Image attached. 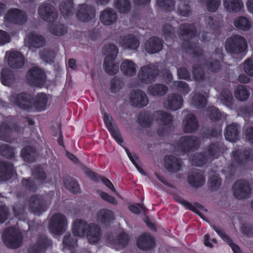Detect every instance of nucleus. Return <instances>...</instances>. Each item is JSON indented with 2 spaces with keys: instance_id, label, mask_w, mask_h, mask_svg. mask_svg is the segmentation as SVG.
<instances>
[{
  "instance_id": "f8f14e48",
  "label": "nucleus",
  "mask_w": 253,
  "mask_h": 253,
  "mask_svg": "<svg viewBox=\"0 0 253 253\" xmlns=\"http://www.w3.org/2000/svg\"><path fill=\"white\" fill-rule=\"evenodd\" d=\"M32 96L30 94L20 93L13 94L10 97V101L19 107L24 109H29L31 107Z\"/></svg>"
},
{
  "instance_id": "4468645a",
  "label": "nucleus",
  "mask_w": 253,
  "mask_h": 253,
  "mask_svg": "<svg viewBox=\"0 0 253 253\" xmlns=\"http://www.w3.org/2000/svg\"><path fill=\"white\" fill-rule=\"evenodd\" d=\"M183 99L182 97L177 94H169L167 99L164 102V107L168 109L177 110L179 109L182 105Z\"/></svg>"
},
{
  "instance_id": "49530a36",
  "label": "nucleus",
  "mask_w": 253,
  "mask_h": 253,
  "mask_svg": "<svg viewBox=\"0 0 253 253\" xmlns=\"http://www.w3.org/2000/svg\"><path fill=\"white\" fill-rule=\"evenodd\" d=\"M221 179L216 173L211 174L208 180V184L212 191L217 190L220 186Z\"/></svg>"
},
{
  "instance_id": "a18cd8bd",
  "label": "nucleus",
  "mask_w": 253,
  "mask_h": 253,
  "mask_svg": "<svg viewBox=\"0 0 253 253\" xmlns=\"http://www.w3.org/2000/svg\"><path fill=\"white\" fill-rule=\"evenodd\" d=\"M118 53V49L115 44H109L104 47V54L105 58L115 59Z\"/></svg>"
},
{
  "instance_id": "774afa93",
  "label": "nucleus",
  "mask_w": 253,
  "mask_h": 253,
  "mask_svg": "<svg viewBox=\"0 0 253 253\" xmlns=\"http://www.w3.org/2000/svg\"><path fill=\"white\" fill-rule=\"evenodd\" d=\"M10 36L6 32L0 30V44H4L10 41Z\"/></svg>"
},
{
  "instance_id": "052dcab7",
  "label": "nucleus",
  "mask_w": 253,
  "mask_h": 253,
  "mask_svg": "<svg viewBox=\"0 0 253 253\" xmlns=\"http://www.w3.org/2000/svg\"><path fill=\"white\" fill-rule=\"evenodd\" d=\"M220 4V0H208L207 5L209 11L214 12L216 11Z\"/></svg>"
},
{
  "instance_id": "c9c22d12",
  "label": "nucleus",
  "mask_w": 253,
  "mask_h": 253,
  "mask_svg": "<svg viewBox=\"0 0 253 253\" xmlns=\"http://www.w3.org/2000/svg\"><path fill=\"white\" fill-rule=\"evenodd\" d=\"M47 97L44 93H40L35 97L34 106L38 111L44 110L47 104Z\"/></svg>"
},
{
  "instance_id": "b1692460",
  "label": "nucleus",
  "mask_w": 253,
  "mask_h": 253,
  "mask_svg": "<svg viewBox=\"0 0 253 253\" xmlns=\"http://www.w3.org/2000/svg\"><path fill=\"white\" fill-rule=\"evenodd\" d=\"M51 245V242L45 237L39 238L37 243L32 246L29 253H44L45 249Z\"/></svg>"
},
{
  "instance_id": "680f3d73",
  "label": "nucleus",
  "mask_w": 253,
  "mask_h": 253,
  "mask_svg": "<svg viewBox=\"0 0 253 253\" xmlns=\"http://www.w3.org/2000/svg\"><path fill=\"white\" fill-rule=\"evenodd\" d=\"M63 243L67 247H74L77 244V239H74L70 235H66L64 236Z\"/></svg>"
},
{
  "instance_id": "e433bc0d",
  "label": "nucleus",
  "mask_w": 253,
  "mask_h": 253,
  "mask_svg": "<svg viewBox=\"0 0 253 253\" xmlns=\"http://www.w3.org/2000/svg\"><path fill=\"white\" fill-rule=\"evenodd\" d=\"M104 69L106 72L109 75H114L119 71V65L115 59L105 58Z\"/></svg>"
},
{
  "instance_id": "09e8293b",
  "label": "nucleus",
  "mask_w": 253,
  "mask_h": 253,
  "mask_svg": "<svg viewBox=\"0 0 253 253\" xmlns=\"http://www.w3.org/2000/svg\"><path fill=\"white\" fill-rule=\"evenodd\" d=\"M219 99L222 104L228 107H231L233 104V96L228 90L223 91L220 96Z\"/></svg>"
},
{
  "instance_id": "37998d69",
  "label": "nucleus",
  "mask_w": 253,
  "mask_h": 253,
  "mask_svg": "<svg viewBox=\"0 0 253 253\" xmlns=\"http://www.w3.org/2000/svg\"><path fill=\"white\" fill-rule=\"evenodd\" d=\"M64 185L66 188L72 193H77L80 191L78 183L71 177H68L65 179Z\"/></svg>"
},
{
  "instance_id": "1a4fd4ad",
  "label": "nucleus",
  "mask_w": 253,
  "mask_h": 253,
  "mask_svg": "<svg viewBox=\"0 0 253 253\" xmlns=\"http://www.w3.org/2000/svg\"><path fill=\"white\" fill-rule=\"evenodd\" d=\"M251 188L249 183L240 180L234 183L232 187V193L238 199H241L248 196L251 193Z\"/></svg>"
},
{
  "instance_id": "f03ea898",
  "label": "nucleus",
  "mask_w": 253,
  "mask_h": 253,
  "mask_svg": "<svg viewBox=\"0 0 253 253\" xmlns=\"http://www.w3.org/2000/svg\"><path fill=\"white\" fill-rule=\"evenodd\" d=\"M172 116L168 113L163 111H157L151 115H143L139 119L140 125L143 127H148L151 126L152 121H155L161 126H167L172 121Z\"/></svg>"
},
{
  "instance_id": "13d9d810",
  "label": "nucleus",
  "mask_w": 253,
  "mask_h": 253,
  "mask_svg": "<svg viewBox=\"0 0 253 253\" xmlns=\"http://www.w3.org/2000/svg\"><path fill=\"white\" fill-rule=\"evenodd\" d=\"M98 193L101 198L104 200L111 204L114 205H117L118 203L117 200L113 197L110 196L108 193L100 190L98 191Z\"/></svg>"
},
{
  "instance_id": "a878e982",
  "label": "nucleus",
  "mask_w": 253,
  "mask_h": 253,
  "mask_svg": "<svg viewBox=\"0 0 253 253\" xmlns=\"http://www.w3.org/2000/svg\"><path fill=\"white\" fill-rule=\"evenodd\" d=\"M179 202L188 209L192 210L194 212L198 214L202 218L205 219L207 214L208 211L201 205L195 203L192 205L186 201L179 200Z\"/></svg>"
},
{
  "instance_id": "a19ab883",
  "label": "nucleus",
  "mask_w": 253,
  "mask_h": 253,
  "mask_svg": "<svg viewBox=\"0 0 253 253\" xmlns=\"http://www.w3.org/2000/svg\"><path fill=\"white\" fill-rule=\"evenodd\" d=\"M234 95L238 100L245 101L249 98L250 93L245 86L239 85L236 87Z\"/></svg>"
},
{
  "instance_id": "c756f323",
  "label": "nucleus",
  "mask_w": 253,
  "mask_h": 253,
  "mask_svg": "<svg viewBox=\"0 0 253 253\" xmlns=\"http://www.w3.org/2000/svg\"><path fill=\"white\" fill-rule=\"evenodd\" d=\"M235 27L239 30L244 31L249 30L253 26L252 21L244 16H238L234 22Z\"/></svg>"
},
{
  "instance_id": "9d476101",
  "label": "nucleus",
  "mask_w": 253,
  "mask_h": 253,
  "mask_svg": "<svg viewBox=\"0 0 253 253\" xmlns=\"http://www.w3.org/2000/svg\"><path fill=\"white\" fill-rule=\"evenodd\" d=\"M47 205L45 198L36 195L31 196L29 200V208L32 212L37 214L43 211Z\"/></svg>"
},
{
  "instance_id": "423d86ee",
  "label": "nucleus",
  "mask_w": 253,
  "mask_h": 253,
  "mask_svg": "<svg viewBox=\"0 0 253 253\" xmlns=\"http://www.w3.org/2000/svg\"><path fill=\"white\" fill-rule=\"evenodd\" d=\"M247 47L246 40L240 35H233L227 40L225 47L230 52L239 54L244 52Z\"/></svg>"
},
{
  "instance_id": "7ed1b4c3",
  "label": "nucleus",
  "mask_w": 253,
  "mask_h": 253,
  "mask_svg": "<svg viewBox=\"0 0 253 253\" xmlns=\"http://www.w3.org/2000/svg\"><path fill=\"white\" fill-rule=\"evenodd\" d=\"M219 147L215 145H210L204 154L196 153L191 158L193 165L201 166L207 163L209 160L217 158L220 154Z\"/></svg>"
},
{
  "instance_id": "473e14b6",
  "label": "nucleus",
  "mask_w": 253,
  "mask_h": 253,
  "mask_svg": "<svg viewBox=\"0 0 253 253\" xmlns=\"http://www.w3.org/2000/svg\"><path fill=\"white\" fill-rule=\"evenodd\" d=\"M114 218L113 212L111 211L106 209L100 210L96 215L97 221L103 224H106Z\"/></svg>"
},
{
  "instance_id": "603ef678",
  "label": "nucleus",
  "mask_w": 253,
  "mask_h": 253,
  "mask_svg": "<svg viewBox=\"0 0 253 253\" xmlns=\"http://www.w3.org/2000/svg\"><path fill=\"white\" fill-rule=\"evenodd\" d=\"M50 31L53 34L58 36H62L66 32L64 26L60 24L52 25Z\"/></svg>"
},
{
  "instance_id": "bf43d9fd",
  "label": "nucleus",
  "mask_w": 253,
  "mask_h": 253,
  "mask_svg": "<svg viewBox=\"0 0 253 253\" xmlns=\"http://www.w3.org/2000/svg\"><path fill=\"white\" fill-rule=\"evenodd\" d=\"M178 12L183 16H187L190 13V8L188 5L183 2H181L178 5Z\"/></svg>"
},
{
  "instance_id": "4c0bfd02",
  "label": "nucleus",
  "mask_w": 253,
  "mask_h": 253,
  "mask_svg": "<svg viewBox=\"0 0 253 253\" xmlns=\"http://www.w3.org/2000/svg\"><path fill=\"white\" fill-rule=\"evenodd\" d=\"M0 181L8 179L13 174L14 170L11 165L0 164Z\"/></svg>"
},
{
  "instance_id": "2eb2a0df",
  "label": "nucleus",
  "mask_w": 253,
  "mask_h": 253,
  "mask_svg": "<svg viewBox=\"0 0 253 253\" xmlns=\"http://www.w3.org/2000/svg\"><path fill=\"white\" fill-rule=\"evenodd\" d=\"M27 80L32 84L40 85L44 82V74L41 69L33 68L28 73Z\"/></svg>"
},
{
  "instance_id": "6e6552de",
  "label": "nucleus",
  "mask_w": 253,
  "mask_h": 253,
  "mask_svg": "<svg viewBox=\"0 0 253 253\" xmlns=\"http://www.w3.org/2000/svg\"><path fill=\"white\" fill-rule=\"evenodd\" d=\"M199 145V139L192 135L182 136L178 142V147L181 151L185 152H188L197 149Z\"/></svg>"
},
{
  "instance_id": "6ab92c4d",
  "label": "nucleus",
  "mask_w": 253,
  "mask_h": 253,
  "mask_svg": "<svg viewBox=\"0 0 253 253\" xmlns=\"http://www.w3.org/2000/svg\"><path fill=\"white\" fill-rule=\"evenodd\" d=\"M8 55V63L13 68L18 69L21 68L24 63V57L19 52L13 51L6 52Z\"/></svg>"
},
{
  "instance_id": "cd10ccee",
  "label": "nucleus",
  "mask_w": 253,
  "mask_h": 253,
  "mask_svg": "<svg viewBox=\"0 0 253 253\" xmlns=\"http://www.w3.org/2000/svg\"><path fill=\"white\" fill-rule=\"evenodd\" d=\"M121 44L125 48L135 50L139 47V42L134 36L129 35L125 36L122 40Z\"/></svg>"
},
{
  "instance_id": "58836bf2",
  "label": "nucleus",
  "mask_w": 253,
  "mask_h": 253,
  "mask_svg": "<svg viewBox=\"0 0 253 253\" xmlns=\"http://www.w3.org/2000/svg\"><path fill=\"white\" fill-rule=\"evenodd\" d=\"M188 182L191 186L198 188L204 184L205 179L202 173L194 172L189 176Z\"/></svg>"
},
{
  "instance_id": "338daca9",
  "label": "nucleus",
  "mask_w": 253,
  "mask_h": 253,
  "mask_svg": "<svg viewBox=\"0 0 253 253\" xmlns=\"http://www.w3.org/2000/svg\"><path fill=\"white\" fill-rule=\"evenodd\" d=\"M99 180L102 181V182L110 190H111L114 193H115L117 195L118 194V193L114 186L112 183L107 178L103 177L102 176H99Z\"/></svg>"
},
{
  "instance_id": "412c9836",
  "label": "nucleus",
  "mask_w": 253,
  "mask_h": 253,
  "mask_svg": "<svg viewBox=\"0 0 253 253\" xmlns=\"http://www.w3.org/2000/svg\"><path fill=\"white\" fill-rule=\"evenodd\" d=\"M78 19L83 22H88L94 17V11L90 6L82 4L77 14Z\"/></svg>"
},
{
  "instance_id": "0eeeda50",
  "label": "nucleus",
  "mask_w": 253,
  "mask_h": 253,
  "mask_svg": "<svg viewBox=\"0 0 253 253\" xmlns=\"http://www.w3.org/2000/svg\"><path fill=\"white\" fill-rule=\"evenodd\" d=\"M159 74L157 66L153 64L142 66L138 74L139 80L144 83L149 84L154 82Z\"/></svg>"
},
{
  "instance_id": "ea45409f",
  "label": "nucleus",
  "mask_w": 253,
  "mask_h": 253,
  "mask_svg": "<svg viewBox=\"0 0 253 253\" xmlns=\"http://www.w3.org/2000/svg\"><path fill=\"white\" fill-rule=\"evenodd\" d=\"M28 39L31 45L34 47H41L45 45L44 39L38 34H31L29 36Z\"/></svg>"
},
{
  "instance_id": "69168bd1",
  "label": "nucleus",
  "mask_w": 253,
  "mask_h": 253,
  "mask_svg": "<svg viewBox=\"0 0 253 253\" xmlns=\"http://www.w3.org/2000/svg\"><path fill=\"white\" fill-rule=\"evenodd\" d=\"M9 212L5 206H0V222H4L8 218Z\"/></svg>"
},
{
  "instance_id": "0e129e2a",
  "label": "nucleus",
  "mask_w": 253,
  "mask_h": 253,
  "mask_svg": "<svg viewBox=\"0 0 253 253\" xmlns=\"http://www.w3.org/2000/svg\"><path fill=\"white\" fill-rule=\"evenodd\" d=\"M209 117L212 120H218L220 117V113L217 109L215 107H211L209 110Z\"/></svg>"
},
{
  "instance_id": "4d7b16f0",
  "label": "nucleus",
  "mask_w": 253,
  "mask_h": 253,
  "mask_svg": "<svg viewBox=\"0 0 253 253\" xmlns=\"http://www.w3.org/2000/svg\"><path fill=\"white\" fill-rule=\"evenodd\" d=\"M244 71L250 76L253 77V61L246 60L243 65Z\"/></svg>"
},
{
  "instance_id": "2f4dec72",
  "label": "nucleus",
  "mask_w": 253,
  "mask_h": 253,
  "mask_svg": "<svg viewBox=\"0 0 253 253\" xmlns=\"http://www.w3.org/2000/svg\"><path fill=\"white\" fill-rule=\"evenodd\" d=\"M223 5L225 8L229 12H238L244 6L241 0H224Z\"/></svg>"
},
{
  "instance_id": "6e6d98bb",
  "label": "nucleus",
  "mask_w": 253,
  "mask_h": 253,
  "mask_svg": "<svg viewBox=\"0 0 253 253\" xmlns=\"http://www.w3.org/2000/svg\"><path fill=\"white\" fill-rule=\"evenodd\" d=\"M174 31L169 25H166L163 29V37L166 41H169L173 36Z\"/></svg>"
},
{
  "instance_id": "f257e3e1",
  "label": "nucleus",
  "mask_w": 253,
  "mask_h": 253,
  "mask_svg": "<svg viewBox=\"0 0 253 253\" xmlns=\"http://www.w3.org/2000/svg\"><path fill=\"white\" fill-rule=\"evenodd\" d=\"M100 229V227L94 223L88 224L81 219L75 220L72 225V232L75 236L83 237L86 234L90 243H95L99 240Z\"/></svg>"
},
{
  "instance_id": "39448f33",
  "label": "nucleus",
  "mask_w": 253,
  "mask_h": 253,
  "mask_svg": "<svg viewBox=\"0 0 253 253\" xmlns=\"http://www.w3.org/2000/svg\"><path fill=\"white\" fill-rule=\"evenodd\" d=\"M4 245L9 248H18L21 242V235L18 229L11 227L5 229L2 237Z\"/></svg>"
},
{
  "instance_id": "3c124183",
  "label": "nucleus",
  "mask_w": 253,
  "mask_h": 253,
  "mask_svg": "<svg viewBox=\"0 0 253 253\" xmlns=\"http://www.w3.org/2000/svg\"><path fill=\"white\" fill-rule=\"evenodd\" d=\"M171 87L173 89H177L185 94H187L189 90L187 84L182 81L173 82L171 85Z\"/></svg>"
},
{
  "instance_id": "20e7f679",
  "label": "nucleus",
  "mask_w": 253,
  "mask_h": 253,
  "mask_svg": "<svg viewBox=\"0 0 253 253\" xmlns=\"http://www.w3.org/2000/svg\"><path fill=\"white\" fill-rule=\"evenodd\" d=\"M67 227V219L64 214L57 213L51 217L49 223V229L52 234H62L65 231Z\"/></svg>"
},
{
  "instance_id": "a211bd4d",
  "label": "nucleus",
  "mask_w": 253,
  "mask_h": 253,
  "mask_svg": "<svg viewBox=\"0 0 253 253\" xmlns=\"http://www.w3.org/2000/svg\"><path fill=\"white\" fill-rule=\"evenodd\" d=\"M5 18L9 22L16 24H22L27 19L25 13L17 9H11L8 11L6 14Z\"/></svg>"
},
{
  "instance_id": "dca6fc26",
  "label": "nucleus",
  "mask_w": 253,
  "mask_h": 253,
  "mask_svg": "<svg viewBox=\"0 0 253 253\" xmlns=\"http://www.w3.org/2000/svg\"><path fill=\"white\" fill-rule=\"evenodd\" d=\"M103 120L109 132L111 133L113 137L117 142H123V139L120 136L119 131L114 123L112 118L109 116V115L107 113H105L103 116Z\"/></svg>"
},
{
  "instance_id": "7c9ffc66",
  "label": "nucleus",
  "mask_w": 253,
  "mask_h": 253,
  "mask_svg": "<svg viewBox=\"0 0 253 253\" xmlns=\"http://www.w3.org/2000/svg\"><path fill=\"white\" fill-rule=\"evenodd\" d=\"M212 228L218 235L229 245L234 253H242L239 247L233 243L232 240L226 234L222 229L218 228L215 226H213Z\"/></svg>"
},
{
  "instance_id": "9b49d317",
  "label": "nucleus",
  "mask_w": 253,
  "mask_h": 253,
  "mask_svg": "<svg viewBox=\"0 0 253 253\" xmlns=\"http://www.w3.org/2000/svg\"><path fill=\"white\" fill-rule=\"evenodd\" d=\"M129 100L132 106L138 107H144L149 102L146 93L140 90L132 91L129 96Z\"/></svg>"
},
{
  "instance_id": "aec40b11",
  "label": "nucleus",
  "mask_w": 253,
  "mask_h": 253,
  "mask_svg": "<svg viewBox=\"0 0 253 253\" xmlns=\"http://www.w3.org/2000/svg\"><path fill=\"white\" fill-rule=\"evenodd\" d=\"M183 131L186 133H192L198 128V124L195 116L189 114L183 120L182 123Z\"/></svg>"
},
{
  "instance_id": "5fc2aeb1",
  "label": "nucleus",
  "mask_w": 253,
  "mask_h": 253,
  "mask_svg": "<svg viewBox=\"0 0 253 253\" xmlns=\"http://www.w3.org/2000/svg\"><path fill=\"white\" fill-rule=\"evenodd\" d=\"M0 152L7 157H13L14 154V150L5 144H0Z\"/></svg>"
},
{
  "instance_id": "e2e57ef3",
  "label": "nucleus",
  "mask_w": 253,
  "mask_h": 253,
  "mask_svg": "<svg viewBox=\"0 0 253 253\" xmlns=\"http://www.w3.org/2000/svg\"><path fill=\"white\" fill-rule=\"evenodd\" d=\"M129 240V238L125 233H121L118 237L116 241L113 242V244H118L122 246L125 245Z\"/></svg>"
},
{
  "instance_id": "8fccbe9b",
  "label": "nucleus",
  "mask_w": 253,
  "mask_h": 253,
  "mask_svg": "<svg viewBox=\"0 0 253 253\" xmlns=\"http://www.w3.org/2000/svg\"><path fill=\"white\" fill-rule=\"evenodd\" d=\"M14 81V77L12 72L8 70H3L1 73L2 83L7 86L11 85Z\"/></svg>"
},
{
  "instance_id": "393cba45",
  "label": "nucleus",
  "mask_w": 253,
  "mask_h": 253,
  "mask_svg": "<svg viewBox=\"0 0 253 253\" xmlns=\"http://www.w3.org/2000/svg\"><path fill=\"white\" fill-rule=\"evenodd\" d=\"M120 69L122 73L125 76L132 77L136 73L137 66L132 61L125 60L121 64Z\"/></svg>"
},
{
  "instance_id": "de8ad7c7",
  "label": "nucleus",
  "mask_w": 253,
  "mask_h": 253,
  "mask_svg": "<svg viewBox=\"0 0 253 253\" xmlns=\"http://www.w3.org/2000/svg\"><path fill=\"white\" fill-rule=\"evenodd\" d=\"M59 6V8L64 17L70 15L72 13V2L71 0H64Z\"/></svg>"
},
{
  "instance_id": "c03bdc74",
  "label": "nucleus",
  "mask_w": 253,
  "mask_h": 253,
  "mask_svg": "<svg viewBox=\"0 0 253 253\" xmlns=\"http://www.w3.org/2000/svg\"><path fill=\"white\" fill-rule=\"evenodd\" d=\"M115 6L121 13H126L130 9V3L128 0H115Z\"/></svg>"
},
{
  "instance_id": "bb28decb",
  "label": "nucleus",
  "mask_w": 253,
  "mask_h": 253,
  "mask_svg": "<svg viewBox=\"0 0 253 253\" xmlns=\"http://www.w3.org/2000/svg\"><path fill=\"white\" fill-rule=\"evenodd\" d=\"M137 246L139 248L145 251L152 249L154 247V239L149 234H143L139 238Z\"/></svg>"
},
{
  "instance_id": "c85d7f7f",
  "label": "nucleus",
  "mask_w": 253,
  "mask_h": 253,
  "mask_svg": "<svg viewBox=\"0 0 253 253\" xmlns=\"http://www.w3.org/2000/svg\"><path fill=\"white\" fill-rule=\"evenodd\" d=\"M168 88L163 84H154L148 87L147 93L154 96H162L168 92Z\"/></svg>"
},
{
  "instance_id": "f3484780",
  "label": "nucleus",
  "mask_w": 253,
  "mask_h": 253,
  "mask_svg": "<svg viewBox=\"0 0 253 253\" xmlns=\"http://www.w3.org/2000/svg\"><path fill=\"white\" fill-rule=\"evenodd\" d=\"M163 47L162 40L158 37L149 38L145 42V49L149 53L154 54L160 51Z\"/></svg>"
},
{
  "instance_id": "5701e85b",
  "label": "nucleus",
  "mask_w": 253,
  "mask_h": 253,
  "mask_svg": "<svg viewBox=\"0 0 253 253\" xmlns=\"http://www.w3.org/2000/svg\"><path fill=\"white\" fill-rule=\"evenodd\" d=\"M181 161L173 156H167L165 158V167L169 171L175 172L181 168Z\"/></svg>"
},
{
  "instance_id": "72a5a7b5",
  "label": "nucleus",
  "mask_w": 253,
  "mask_h": 253,
  "mask_svg": "<svg viewBox=\"0 0 253 253\" xmlns=\"http://www.w3.org/2000/svg\"><path fill=\"white\" fill-rule=\"evenodd\" d=\"M195 27L193 25L183 24L180 26L178 34L182 39L185 40V37L191 38L195 35Z\"/></svg>"
},
{
  "instance_id": "79ce46f5",
  "label": "nucleus",
  "mask_w": 253,
  "mask_h": 253,
  "mask_svg": "<svg viewBox=\"0 0 253 253\" xmlns=\"http://www.w3.org/2000/svg\"><path fill=\"white\" fill-rule=\"evenodd\" d=\"M191 103L196 108L203 107L206 104V97L199 93H194L191 97Z\"/></svg>"
},
{
  "instance_id": "4be33fe9",
  "label": "nucleus",
  "mask_w": 253,
  "mask_h": 253,
  "mask_svg": "<svg viewBox=\"0 0 253 253\" xmlns=\"http://www.w3.org/2000/svg\"><path fill=\"white\" fill-rule=\"evenodd\" d=\"M116 13L111 8H107L101 12L100 19L101 22L105 25H111L117 20Z\"/></svg>"
},
{
  "instance_id": "864d4df0",
  "label": "nucleus",
  "mask_w": 253,
  "mask_h": 253,
  "mask_svg": "<svg viewBox=\"0 0 253 253\" xmlns=\"http://www.w3.org/2000/svg\"><path fill=\"white\" fill-rule=\"evenodd\" d=\"M157 4L161 7L168 10L173 9L174 3L172 0H157Z\"/></svg>"
},
{
  "instance_id": "ddd939ff",
  "label": "nucleus",
  "mask_w": 253,
  "mask_h": 253,
  "mask_svg": "<svg viewBox=\"0 0 253 253\" xmlns=\"http://www.w3.org/2000/svg\"><path fill=\"white\" fill-rule=\"evenodd\" d=\"M38 12L40 17L47 21H53L57 17L54 7L48 3L42 4L39 8Z\"/></svg>"
},
{
  "instance_id": "f704fd0d",
  "label": "nucleus",
  "mask_w": 253,
  "mask_h": 253,
  "mask_svg": "<svg viewBox=\"0 0 253 253\" xmlns=\"http://www.w3.org/2000/svg\"><path fill=\"white\" fill-rule=\"evenodd\" d=\"M238 125L233 124L227 126L225 137L227 140L230 142H234L238 138Z\"/></svg>"
}]
</instances>
